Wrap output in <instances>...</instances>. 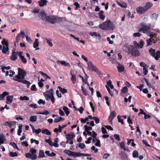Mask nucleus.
Returning <instances> with one entry per match:
<instances>
[{
  "label": "nucleus",
  "instance_id": "nucleus-49",
  "mask_svg": "<svg viewBox=\"0 0 160 160\" xmlns=\"http://www.w3.org/2000/svg\"><path fill=\"white\" fill-rule=\"evenodd\" d=\"M62 18H59L58 17H55L56 23L62 21Z\"/></svg>",
  "mask_w": 160,
  "mask_h": 160
},
{
  "label": "nucleus",
  "instance_id": "nucleus-38",
  "mask_svg": "<svg viewBox=\"0 0 160 160\" xmlns=\"http://www.w3.org/2000/svg\"><path fill=\"white\" fill-rule=\"evenodd\" d=\"M86 146L84 143H80L77 145V148L79 147L82 149H83L85 148Z\"/></svg>",
  "mask_w": 160,
  "mask_h": 160
},
{
  "label": "nucleus",
  "instance_id": "nucleus-35",
  "mask_svg": "<svg viewBox=\"0 0 160 160\" xmlns=\"http://www.w3.org/2000/svg\"><path fill=\"white\" fill-rule=\"evenodd\" d=\"M39 43L38 42V39H35V42L33 44V47L34 48H36L39 46Z\"/></svg>",
  "mask_w": 160,
  "mask_h": 160
},
{
  "label": "nucleus",
  "instance_id": "nucleus-16",
  "mask_svg": "<svg viewBox=\"0 0 160 160\" xmlns=\"http://www.w3.org/2000/svg\"><path fill=\"white\" fill-rule=\"evenodd\" d=\"M13 96H8L6 97V103L7 104L9 103V102L10 103L12 102L13 100Z\"/></svg>",
  "mask_w": 160,
  "mask_h": 160
},
{
  "label": "nucleus",
  "instance_id": "nucleus-24",
  "mask_svg": "<svg viewBox=\"0 0 160 160\" xmlns=\"http://www.w3.org/2000/svg\"><path fill=\"white\" fill-rule=\"evenodd\" d=\"M6 139L5 136L3 135H0V145L2 144H3L4 142V141H5Z\"/></svg>",
  "mask_w": 160,
  "mask_h": 160
},
{
  "label": "nucleus",
  "instance_id": "nucleus-20",
  "mask_svg": "<svg viewBox=\"0 0 160 160\" xmlns=\"http://www.w3.org/2000/svg\"><path fill=\"white\" fill-rule=\"evenodd\" d=\"M58 63H59L65 66H67L68 68H70V64L67 62H66L64 61H58Z\"/></svg>",
  "mask_w": 160,
  "mask_h": 160
},
{
  "label": "nucleus",
  "instance_id": "nucleus-15",
  "mask_svg": "<svg viewBox=\"0 0 160 160\" xmlns=\"http://www.w3.org/2000/svg\"><path fill=\"white\" fill-rule=\"evenodd\" d=\"M72 72H73V71L72 70H71L70 71V73L72 76L71 80L73 84H74L76 81V76L75 74H72Z\"/></svg>",
  "mask_w": 160,
  "mask_h": 160
},
{
  "label": "nucleus",
  "instance_id": "nucleus-9",
  "mask_svg": "<svg viewBox=\"0 0 160 160\" xmlns=\"http://www.w3.org/2000/svg\"><path fill=\"white\" fill-rule=\"evenodd\" d=\"M46 21V22H48L52 24L55 23V17L53 18L50 16H47Z\"/></svg>",
  "mask_w": 160,
  "mask_h": 160
},
{
  "label": "nucleus",
  "instance_id": "nucleus-59",
  "mask_svg": "<svg viewBox=\"0 0 160 160\" xmlns=\"http://www.w3.org/2000/svg\"><path fill=\"white\" fill-rule=\"evenodd\" d=\"M91 149L92 150H93L95 153L97 152L98 151V149L96 148L94 146H93L92 147Z\"/></svg>",
  "mask_w": 160,
  "mask_h": 160
},
{
  "label": "nucleus",
  "instance_id": "nucleus-19",
  "mask_svg": "<svg viewBox=\"0 0 160 160\" xmlns=\"http://www.w3.org/2000/svg\"><path fill=\"white\" fill-rule=\"evenodd\" d=\"M42 133L45 134L47 135H51V132L48 129H43L42 130Z\"/></svg>",
  "mask_w": 160,
  "mask_h": 160
},
{
  "label": "nucleus",
  "instance_id": "nucleus-64",
  "mask_svg": "<svg viewBox=\"0 0 160 160\" xmlns=\"http://www.w3.org/2000/svg\"><path fill=\"white\" fill-rule=\"evenodd\" d=\"M75 6L76 8H75V9H77L78 8H80V5L78 2H75L73 4Z\"/></svg>",
  "mask_w": 160,
  "mask_h": 160
},
{
  "label": "nucleus",
  "instance_id": "nucleus-36",
  "mask_svg": "<svg viewBox=\"0 0 160 160\" xmlns=\"http://www.w3.org/2000/svg\"><path fill=\"white\" fill-rule=\"evenodd\" d=\"M65 119L64 118L60 117V118L58 119L55 118L54 120V122L55 123H57L63 121Z\"/></svg>",
  "mask_w": 160,
  "mask_h": 160
},
{
  "label": "nucleus",
  "instance_id": "nucleus-52",
  "mask_svg": "<svg viewBox=\"0 0 160 160\" xmlns=\"http://www.w3.org/2000/svg\"><path fill=\"white\" fill-rule=\"evenodd\" d=\"M142 142L146 146L148 147H151V146L148 143L147 140L143 139L142 140Z\"/></svg>",
  "mask_w": 160,
  "mask_h": 160
},
{
  "label": "nucleus",
  "instance_id": "nucleus-29",
  "mask_svg": "<svg viewBox=\"0 0 160 160\" xmlns=\"http://www.w3.org/2000/svg\"><path fill=\"white\" fill-rule=\"evenodd\" d=\"M39 73L40 74L42 75L43 77H44L46 79H50L51 78L49 77L48 76V75H47L46 74L44 73L42 71H39Z\"/></svg>",
  "mask_w": 160,
  "mask_h": 160
},
{
  "label": "nucleus",
  "instance_id": "nucleus-39",
  "mask_svg": "<svg viewBox=\"0 0 160 160\" xmlns=\"http://www.w3.org/2000/svg\"><path fill=\"white\" fill-rule=\"evenodd\" d=\"M48 98H46L47 100L48 101V100H49L50 99H51L52 102V103H54V101H55V98H54V97L53 95L51 97H49L48 96Z\"/></svg>",
  "mask_w": 160,
  "mask_h": 160
},
{
  "label": "nucleus",
  "instance_id": "nucleus-37",
  "mask_svg": "<svg viewBox=\"0 0 160 160\" xmlns=\"http://www.w3.org/2000/svg\"><path fill=\"white\" fill-rule=\"evenodd\" d=\"M37 118L36 116H31L29 120L31 122H35L37 121Z\"/></svg>",
  "mask_w": 160,
  "mask_h": 160
},
{
  "label": "nucleus",
  "instance_id": "nucleus-63",
  "mask_svg": "<svg viewBox=\"0 0 160 160\" xmlns=\"http://www.w3.org/2000/svg\"><path fill=\"white\" fill-rule=\"evenodd\" d=\"M101 130L102 132V133L103 134H105V133H107V132L106 129L103 127H102L101 128Z\"/></svg>",
  "mask_w": 160,
  "mask_h": 160
},
{
  "label": "nucleus",
  "instance_id": "nucleus-21",
  "mask_svg": "<svg viewBox=\"0 0 160 160\" xmlns=\"http://www.w3.org/2000/svg\"><path fill=\"white\" fill-rule=\"evenodd\" d=\"M116 112L115 111H112L110 114L109 116V118L110 119H113L116 117Z\"/></svg>",
  "mask_w": 160,
  "mask_h": 160
},
{
  "label": "nucleus",
  "instance_id": "nucleus-31",
  "mask_svg": "<svg viewBox=\"0 0 160 160\" xmlns=\"http://www.w3.org/2000/svg\"><path fill=\"white\" fill-rule=\"evenodd\" d=\"M9 50L8 47L3 46L2 52L3 53H6Z\"/></svg>",
  "mask_w": 160,
  "mask_h": 160
},
{
  "label": "nucleus",
  "instance_id": "nucleus-7",
  "mask_svg": "<svg viewBox=\"0 0 160 160\" xmlns=\"http://www.w3.org/2000/svg\"><path fill=\"white\" fill-rule=\"evenodd\" d=\"M38 17L40 19L42 20L43 21V23L45 24L46 23V14L45 13L44 11L40 12L38 14Z\"/></svg>",
  "mask_w": 160,
  "mask_h": 160
},
{
  "label": "nucleus",
  "instance_id": "nucleus-41",
  "mask_svg": "<svg viewBox=\"0 0 160 160\" xmlns=\"http://www.w3.org/2000/svg\"><path fill=\"white\" fill-rule=\"evenodd\" d=\"M84 128L85 132L89 131V130H91L92 129V127L88 126L87 125H84Z\"/></svg>",
  "mask_w": 160,
  "mask_h": 160
},
{
  "label": "nucleus",
  "instance_id": "nucleus-10",
  "mask_svg": "<svg viewBox=\"0 0 160 160\" xmlns=\"http://www.w3.org/2000/svg\"><path fill=\"white\" fill-rule=\"evenodd\" d=\"M132 45H128V44L126 43L124 46V48L125 49V51L126 52H128V54H129V52L130 51L132 48Z\"/></svg>",
  "mask_w": 160,
  "mask_h": 160
},
{
  "label": "nucleus",
  "instance_id": "nucleus-53",
  "mask_svg": "<svg viewBox=\"0 0 160 160\" xmlns=\"http://www.w3.org/2000/svg\"><path fill=\"white\" fill-rule=\"evenodd\" d=\"M106 88H107V90L108 91V92L111 95V96L112 97L113 95V93L111 91V90H110V88H109V87L107 86H106Z\"/></svg>",
  "mask_w": 160,
  "mask_h": 160
},
{
  "label": "nucleus",
  "instance_id": "nucleus-3",
  "mask_svg": "<svg viewBox=\"0 0 160 160\" xmlns=\"http://www.w3.org/2000/svg\"><path fill=\"white\" fill-rule=\"evenodd\" d=\"M155 51V50L152 48H150L149 50L150 55L157 60L160 58V51H158L156 52Z\"/></svg>",
  "mask_w": 160,
  "mask_h": 160
},
{
  "label": "nucleus",
  "instance_id": "nucleus-12",
  "mask_svg": "<svg viewBox=\"0 0 160 160\" xmlns=\"http://www.w3.org/2000/svg\"><path fill=\"white\" fill-rule=\"evenodd\" d=\"M118 71L119 72H122L124 71V66L120 63H118L117 66Z\"/></svg>",
  "mask_w": 160,
  "mask_h": 160
},
{
  "label": "nucleus",
  "instance_id": "nucleus-5",
  "mask_svg": "<svg viewBox=\"0 0 160 160\" xmlns=\"http://www.w3.org/2000/svg\"><path fill=\"white\" fill-rule=\"evenodd\" d=\"M140 25L141 27L138 30L139 32H142L143 33H146L150 29V25H146L144 23H141Z\"/></svg>",
  "mask_w": 160,
  "mask_h": 160
},
{
  "label": "nucleus",
  "instance_id": "nucleus-28",
  "mask_svg": "<svg viewBox=\"0 0 160 160\" xmlns=\"http://www.w3.org/2000/svg\"><path fill=\"white\" fill-rule=\"evenodd\" d=\"M63 109L64 110L66 115L67 116H68L70 113V112L68 110V108L65 106H64L63 108Z\"/></svg>",
  "mask_w": 160,
  "mask_h": 160
},
{
  "label": "nucleus",
  "instance_id": "nucleus-34",
  "mask_svg": "<svg viewBox=\"0 0 160 160\" xmlns=\"http://www.w3.org/2000/svg\"><path fill=\"white\" fill-rule=\"evenodd\" d=\"M45 154L43 151L42 150H40L39 151V155L38 156V158H42L45 157Z\"/></svg>",
  "mask_w": 160,
  "mask_h": 160
},
{
  "label": "nucleus",
  "instance_id": "nucleus-46",
  "mask_svg": "<svg viewBox=\"0 0 160 160\" xmlns=\"http://www.w3.org/2000/svg\"><path fill=\"white\" fill-rule=\"evenodd\" d=\"M82 90V92L83 93L84 95L85 96H87L88 95V93L87 92L86 90V89L83 88L82 86H81Z\"/></svg>",
  "mask_w": 160,
  "mask_h": 160
},
{
  "label": "nucleus",
  "instance_id": "nucleus-11",
  "mask_svg": "<svg viewBox=\"0 0 160 160\" xmlns=\"http://www.w3.org/2000/svg\"><path fill=\"white\" fill-rule=\"evenodd\" d=\"M89 34L93 37L94 36L97 37L98 39L99 40L101 39V38L100 34L98 32H91Z\"/></svg>",
  "mask_w": 160,
  "mask_h": 160
},
{
  "label": "nucleus",
  "instance_id": "nucleus-60",
  "mask_svg": "<svg viewBox=\"0 0 160 160\" xmlns=\"http://www.w3.org/2000/svg\"><path fill=\"white\" fill-rule=\"evenodd\" d=\"M92 140L91 137H90L87 139V140L85 141V143L86 144H89L91 142V140Z\"/></svg>",
  "mask_w": 160,
  "mask_h": 160
},
{
  "label": "nucleus",
  "instance_id": "nucleus-25",
  "mask_svg": "<svg viewBox=\"0 0 160 160\" xmlns=\"http://www.w3.org/2000/svg\"><path fill=\"white\" fill-rule=\"evenodd\" d=\"M154 40V39L152 38H151L149 39H148L146 40V42L147 43V46H149L152 44V42Z\"/></svg>",
  "mask_w": 160,
  "mask_h": 160
},
{
  "label": "nucleus",
  "instance_id": "nucleus-13",
  "mask_svg": "<svg viewBox=\"0 0 160 160\" xmlns=\"http://www.w3.org/2000/svg\"><path fill=\"white\" fill-rule=\"evenodd\" d=\"M75 137L73 133H68L66 135V138L67 140H71L72 139Z\"/></svg>",
  "mask_w": 160,
  "mask_h": 160
},
{
  "label": "nucleus",
  "instance_id": "nucleus-48",
  "mask_svg": "<svg viewBox=\"0 0 160 160\" xmlns=\"http://www.w3.org/2000/svg\"><path fill=\"white\" fill-rule=\"evenodd\" d=\"M45 141L49 144L50 146H52V142L50 140V138L49 137V139H46L45 140Z\"/></svg>",
  "mask_w": 160,
  "mask_h": 160
},
{
  "label": "nucleus",
  "instance_id": "nucleus-22",
  "mask_svg": "<svg viewBox=\"0 0 160 160\" xmlns=\"http://www.w3.org/2000/svg\"><path fill=\"white\" fill-rule=\"evenodd\" d=\"M43 95L44 96L46 99L48 98V96H49V97H51L53 95V94L51 92V93L50 91H47L46 92L43 93Z\"/></svg>",
  "mask_w": 160,
  "mask_h": 160
},
{
  "label": "nucleus",
  "instance_id": "nucleus-32",
  "mask_svg": "<svg viewBox=\"0 0 160 160\" xmlns=\"http://www.w3.org/2000/svg\"><path fill=\"white\" fill-rule=\"evenodd\" d=\"M64 152L68 155L71 156H73V152H72L71 151L68 150H65L64 151Z\"/></svg>",
  "mask_w": 160,
  "mask_h": 160
},
{
  "label": "nucleus",
  "instance_id": "nucleus-54",
  "mask_svg": "<svg viewBox=\"0 0 160 160\" xmlns=\"http://www.w3.org/2000/svg\"><path fill=\"white\" fill-rule=\"evenodd\" d=\"M5 125L7 126H9V128H11L12 127V124L11 123L10 121H7L5 122Z\"/></svg>",
  "mask_w": 160,
  "mask_h": 160
},
{
  "label": "nucleus",
  "instance_id": "nucleus-27",
  "mask_svg": "<svg viewBox=\"0 0 160 160\" xmlns=\"http://www.w3.org/2000/svg\"><path fill=\"white\" fill-rule=\"evenodd\" d=\"M2 44L6 47H8V40H6L5 38H3V40L2 41Z\"/></svg>",
  "mask_w": 160,
  "mask_h": 160
},
{
  "label": "nucleus",
  "instance_id": "nucleus-58",
  "mask_svg": "<svg viewBox=\"0 0 160 160\" xmlns=\"http://www.w3.org/2000/svg\"><path fill=\"white\" fill-rule=\"evenodd\" d=\"M40 114H43V115H48L49 113V112L46 110H45L44 112H41L39 113Z\"/></svg>",
  "mask_w": 160,
  "mask_h": 160
},
{
  "label": "nucleus",
  "instance_id": "nucleus-61",
  "mask_svg": "<svg viewBox=\"0 0 160 160\" xmlns=\"http://www.w3.org/2000/svg\"><path fill=\"white\" fill-rule=\"evenodd\" d=\"M95 145L98 147H101L100 142L99 140H97V142L95 143Z\"/></svg>",
  "mask_w": 160,
  "mask_h": 160
},
{
  "label": "nucleus",
  "instance_id": "nucleus-56",
  "mask_svg": "<svg viewBox=\"0 0 160 160\" xmlns=\"http://www.w3.org/2000/svg\"><path fill=\"white\" fill-rule=\"evenodd\" d=\"M19 35V36L20 37L21 36L22 37V38H24V36H25V33L22 31H21L18 34Z\"/></svg>",
  "mask_w": 160,
  "mask_h": 160
},
{
  "label": "nucleus",
  "instance_id": "nucleus-30",
  "mask_svg": "<svg viewBox=\"0 0 160 160\" xmlns=\"http://www.w3.org/2000/svg\"><path fill=\"white\" fill-rule=\"evenodd\" d=\"M82 156H83V153L80 152H74L73 154V156L74 158Z\"/></svg>",
  "mask_w": 160,
  "mask_h": 160
},
{
  "label": "nucleus",
  "instance_id": "nucleus-45",
  "mask_svg": "<svg viewBox=\"0 0 160 160\" xmlns=\"http://www.w3.org/2000/svg\"><path fill=\"white\" fill-rule=\"evenodd\" d=\"M117 118L118 119V121L119 122H121L122 125H123L124 124L123 119L121 118L120 116L118 115L117 116Z\"/></svg>",
  "mask_w": 160,
  "mask_h": 160
},
{
  "label": "nucleus",
  "instance_id": "nucleus-62",
  "mask_svg": "<svg viewBox=\"0 0 160 160\" xmlns=\"http://www.w3.org/2000/svg\"><path fill=\"white\" fill-rule=\"evenodd\" d=\"M30 140L31 143H33L34 142H35L36 144H38L39 143V142L38 141L36 140L35 139L34 140L33 138H31Z\"/></svg>",
  "mask_w": 160,
  "mask_h": 160
},
{
  "label": "nucleus",
  "instance_id": "nucleus-23",
  "mask_svg": "<svg viewBox=\"0 0 160 160\" xmlns=\"http://www.w3.org/2000/svg\"><path fill=\"white\" fill-rule=\"evenodd\" d=\"M120 145L121 148H122L124 151H128V149L127 147L125 146V144L124 142H122L120 143Z\"/></svg>",
  "mask_w": 160,
  "mask_h": 160
},
{
  "label": "nucleus",
  "instance_id": "nucleus-6",
  "mask_svg": "<svg viewBox=\"0 0 160 160\" xmlns=\"http://www.w3.org/2000/svg\"><path fill=\"white\" fill-rule=\"evenodd\" d=\"M132 48L130 51L129 52V53H130L132 56H138L140 55V52L135 47H134L133 46H132Z\"/></svg>",
  "mask_w": 160,
  "mask_h": 160
},
{
  "label": "nucleus",
  "instance_id": "nucleus-2",
  "mask_svg": "<svg viewBox=\"0 0 160 160\" xmlns=\"http://www.w3.org/2000/svg\"><path fill=\"white\" fill-rule=\"evenodd\" d=\"M99 28L103 30H113L115 27L114 24L110 22V20L106 21L99 25Z\"/></svg>",
  "mask_w": 160,
  "mask_h": 160
},
{
  "label": "nucleus",
  "instance_id": "nucleus-44",
  "mask_svg": "<svg viewBox=\"0 0 160 160\" xmlns=\"http://www.w3.org/2000/svg\"><path fill=\"white\" fill-rule=\"evenodd\" d=\"M20 100L22 101L26 100L28 101L29 99V98L27 96H24L23 97L21 96L20 98Z\"/></svg>",
  "mask_w": 160,
  "mask_h": 160
},
{
  "label": "nucleus",
  "instance_id": "nucleus-33",
  "mask_svg": "<svg viewBox=\"0 0 160 160\" xmlns=\"http://www.w3.org/2000/svg\"><path fill=\"white\" fill-rule=\"evenodd\" d=\"M58 88L61 92L64 94L67 92V90L64 88H62L60 86H58Z\"/></svg>",
  "mask_w": 160,
  "mask_h": 160
},
{
  "label": "nucleus",
  "instance_id": "nucleus-57",
  "mask_svg": "<svg viewBox=\"0 0 160 160\" xmlns=\"http://www.w3.org/2000/svg\"><path fill=\"white\" fill-rule=\"evenodd\" d=\"M20 59H21V61H22V62L23 63L26 64L27 63V61L24 56H22V57H21Z\"/></svg>",
  "mask_w": 160,
  "mask_h": 160
},
{
  "label": "nucleus",
  "instance_id": "nucleus-55",
  "mask_svg": "<svg viewBox=\"0 0 160 160\" xmlns=\"http://www.w3.org/2000/svg\"><path fill=\"white\" fill-rule=\"evenodd\" d=\"M38 103L40 105L41 104H42L43 105H45L46 103V102L45 101H43L42 99H39L38 102Z\"/></svg>",
  "mask_w": 160,
  "mask_h": 160
},
{
  "label": "nucleus",
  "instance_id": "nucleus-51",
  "mask_svg": "<svg viewBox=\"0 0 160 160\" xmlns=\"http://www.w3.org/2000/svg\"><path fill=\"white\" fill-rule=\"evenodd\" d=\"M114 137L115 139L117 141H119L120 140V136L119 135L117 134H115L114 135Z\"/></svg>",
  "mask_w": 160,
  "mask_h": 160
},
{
  "label": "nucleus",
  "instance_id": "nucleus-47",
  "mask_svg": "<svg viewBox=\"0 0 160 160\" xmlns=\"http://www.w3.org/2000/svg\"><path fill=\"white\" fill-rule=\"evenodd\" d=\"M128 88L126 86L124 87L121 90V92L122 93H125L127 92Z\"/></svg>",
  "mask_w": 160,
  "mask_h": 160
},
{
  "label": "nucleus",
  "instance_id": "nucleus-8",
  "mask_svg": "<svg viewBox=\"0 0 160 160\" xmlns=\"http://www.w3.org/2000/svg\"><path fill=\"white\" fill-rule=\"evenodd\" d=\"M136 11L138 14H142L145 12L146 11L144 7H139L136 9Z\"/></svg>",
  "mask_w": 160,
  "mask_h": 160
},
{
  "label": "nucleus",
  "instance_id": "nucleus-50",
  "mask_svg": "<svg viewBox=\"0 0 160 160\" xmlns=\"http://www.w3.org/2000/svg\"><path fill=\"white\" fill-rule=\"evenodd\" d=\"M41 132H42V130L40 128H38L37 130H36L35 129H34V130L32 132L33 133H35L37 134H38L39 133Z\"/></svg>",
  "mask_w": 160,
  "mask_h": 160
},
{
  "label": "nucleus",
  "instance_id": "nucleus-1",
  "mask_svg": "<svg viewBox=\"0 0 160 160\" xmlns=\"http://www.w3.org/2000/svg\"><path fill=\"white\" fill-rule=\"evenodd\" d=\"M26 74L27 73L26 71H24L21 68H18V74L14 76L12 79L15 81L21 82L24 84H27V88H28L31 84V83L29 82L26 80H22L21 79V76Z\"/></svg>",
  "mask_w": 160,
  "mask_h": 160
},
{
  "label": "nucleus",
  "instance_id": "nucleus-17",
  "mask_svg": "<svg viewBox=\"0 0 160 160\" xmlns=\"http://www.w3.org/2000/svg\"><path fill=\"white\" fill-rule=\"evenodd\" d=\"M38 2L39 6L42 7L46 5L47 1L46 0H40L38 1Z\"/></svg>",
  "mask_w": 160,
  "mask_h": 160
},
{
  "label": "nucleus",
  "instance_id": "nucleus-42",
  "mask_svg": "<svg viewBox=\"0 0 160 160\" xmlns=\"http://www.w3.org/2000/svg\"><path fill=\"white\" fill-rule=\"evenodd\" d=\"M46 40L48 45L50 47H52L53 46V44L51 42V39L46 38Z\"/></svg>",
  "mask_w": 160,
  "mask_h": 160
},
{
  "label": "nucleus",
  "instance_id": "nucleus-18",
  "mask_svg": "<svg viewBox=\"0 0 160 160\" xmlns=\"http://www.w3.org/2000/svg\"><path fill=\"white\" fill-rule=\"evenodd\" d=\"M152 4L150 2H147L146 3V5L144 7L145 10L147 11L148 9L150 8L152 6Z\"/></svg>",
  "mask_w": 160,
  "mask_h": 160
},
{
  "label": "nucleus",
  "instance_id": "nucleus-43",
  "mask_svg": "<svg viewBox=\"0 0 160 160\" xmlns=\"http://www.w3.org/2000/svg\"><path fill=\"white\" fill-rule=\"evenodd\" d=\"M138 152L136 150L132 152V156L133 158L138 157Z\"/></svg>",
  "mask_w": 160,
  "mask_h": 160
},
{
  "label": "nucleus",
  "instance_id": "nucleus-26",
  "mask_svg": "<svg viewBox=\"0 0 160 160\" xmlns=\"http://www.w3.org/2000/svg\"><path fill=\"white\" fill-rule=\"evenodd\" d=\"M144 43V41L142 40L141 39L138 43V48H142L143 46Z\"/></svg>",
  "mask_w": 160,
  "mask_h": 160
},
{
  "label": "nucleus",
  "instance_id": "nucleus-14",
  "mask_svg": "<svg viewBox=\"0 0 160 160\" xmlns=\"http://www.w3.org/2000/svg\"><path fill=\"white\" fill-rule=\"evenodd\" d=\"M10 58L12 61H15L17 59V53L14 51H12V55L11 56Z\"/></svg>",
  "mask_w": 160,
  "mask_h": 160
},
{
  "label": "nucleus",
  "instance_id": "nucleus-40",
  "mask_svg": "<svg viewBox=\"0 0 160 160\" xmlns=\"http://www.w3.org/2000/svg\"><path fill=\"white\" fill-rule=\"evenodd\" d=\"M9 155L12 157H17L18 156L17 152H10L9 153Z\"/></svg>",
  "mask_w": 160,
  "mask_h": 160
},
{
  "label": "nucleus",
  "instance_id": "nucleus-4",
  "mask_svg": "<svg viewBox=\"0 0 160 160\" xmlns=\"http://www.w3.org/2000/svg\"><path fill=\"white\" fill-rule=\"evenodd\" d=\"M88 69L92 72H95L98 75L100 73V72L99 71L98 68L95 66L91 62H89L88 63Z\"/></svg>",
  "mask_w": 160,
  "mask_h": 160
}]
</instances>
